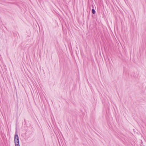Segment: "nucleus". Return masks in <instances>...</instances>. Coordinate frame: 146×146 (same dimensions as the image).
Listing matches in <instances>:
<instances>
[{
	"label": "nucleus",
	"instance_id": "f03ea898",
	"mask_svg": "<svg viewBox=\"0 0 146 146\" xmlns=\"http://www.w3.org/2000/svg\"><path fill=\"white\" fill-rule=\"evenodd\" d=\"M15 146H20L19 141L15 142Z\"/></svg>",
	"mask_w": 146,
	"mask_h": 146
},
{
	"label": "nucleus",
	"instance_id": "f257e3e1",
	"mask_svg": "<svg viewBox=\"0 0 146 146\" xmlns=\"http://www.w3.org/2000/svg\"><path fill=\"white\" fill-rule=\"evenodd\" d=\"M14 141L15 142L17 141H19V137L18 136L17 130H16L14 136Z\"/></svg>",
	"mask_w": 146,
	"mask_h": 146
},
{
	"label": "nucleus",
	"instance_id": "7ed1b4c3",
	"mask_svg": "<svg viewBox=\"0 0 146 146\" xmlns=\"http://www.w3.org/2000/svg\"><path fill=\"white\" fill-rule=\"evenodd\" d=\"M92 13L93 14H95L96 12L95 10L94 9H92Z\"/></svg>",
	"mask_w": 146,
	"mask_h": 146
}]
</instances>
